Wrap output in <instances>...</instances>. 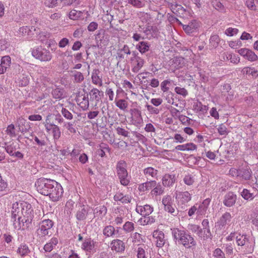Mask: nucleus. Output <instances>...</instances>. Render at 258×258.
Returning <instances> with one entry per match:
<instances>
[{"mask_svg": "<svg viewBox=\"0 0 258 258\" xmlns=\"http://www.w3.org/2000/svg\"><path fill=\"white\" fill-rule=\"evenodd\" d=\"M76 101L78 105L83 110H87L89 106L88 95L85 93H79Z\"/></svg>", "mask_w": 258, "mask_h": 258, "instance_id": "nucleus-15", "label": "nucleus"}, {"mask_svg": "<svg viewBox=\"0 0 258 258\" xmlns=\"http://www.w3.org/2000/svg\"><path fill=\"white\" fill-rule=\"evenodd\" d=\"M91 212V209L88 206L80 205L76 214V218L79 221L85 220L90 215Z\"/></svg>", "mask_w": 258, "mask_h": 258, "instance_id": "nucleus-13", "label": "nucleus"}, {"mask_svg": "<svg viewBox=\"0 0 258 258\" xmlns=\"http://www.w3.org/2000/svg\"><path fill=\"white\" fill-rule=\"evenodd\" d=\"M251 171L249 169H242L239 170V176H241L245 180H248L251 177Z\"/></svg>", "mask_w": 258, "mask_h": 258, "instance_id": "nucleus-48", "label": "nucleus"}, {"mask_svg": "<svg viewBox=\"0 0 258 258\" xmlns=\"http://www.w3.org/2000/svg\"><path fill=\"white\" fill-rule=\"evenodd\" d=\"M115 228L113 226L108 225L103 229V234L106 237H111L115 234Z\"/></svg>", "mask_w": 258, "mask_h": 258, "instance_id": "nucleus-46", "label": "nucleus"}, {"mask_svg": "<svg viewBox=\"0 0 258 258\" xmlns=\"http://www.w3.org/2000/svg\"><path fill=\"white\" fill-rule=\"evenodd\" d=\"M155 222V219L152 216H145L141 218L139 222L141 225L152 224Z\"/></svg>", "mask_w": 258, "mask_h": 258, "instance_id": "nucleus-45", "label": "nucleus"}, {"mask_svg": "<svg viewBox=\"0 0 258 258\" xmlns=\"http://www.w3.org/2000/svg\"><path fill=\"white\" fill-rule=\"evenodd\" d=\"M16 149L17 145L14 143L7 145L6 147V150L10 156H13V153L15 152Z\"/></svg>", "mask_w": 258, "mask_h": 258, "instance_id": "nucleus-52", "label": "nucleus"}, {"mask_svg": "<svg viewBox=\"0 0 258 258\" xmlns=\"http://www.w3.org/2000/svg\"><path fill=\"white\" fill-rule=\"evenodd\" d=\"M236 199L235 194L233 192H228L224 197L223 204L226 207H231L235 204Z\"/></svg>", "mask_w": 258, "mask_h": 258, "instance_id": "nucleus-23", "label": "nucleus"}, {"mask_svg": "<svg viewBox=\"0 0 258 258\" xmlns=\"http://www.w3.org/2000/svg\"><path fill=\"white\" fill-rule=\"evenodd\" d=\"M175 199L179 204H185L191 199V195L188 191L176 192Z\"/></svg>", "mask_w": 258, "mask_h": 258, "instance_id": "nucleus-18", "label": "nucleus"}, {"mask_svg": "<svg viewBox=\"0 0 258 258\" xmlns=\"http://www.w3.org/2000/svg\"><path fill=\"white\" fill-rule=\"evenodd\" d=\"M105 151L109 152L110 149L107 145L102 144L100 145V149L98 150V154L100 157H103L105 155Z\"/></svg>", "mask_w": 258, "mask_h": 258, "instance_id": "nucleus-56", "label": "nucleus"}, {"mask_svg": "<svg viewBox=\"0 0 258 258\" xmlns=\"http://www.w3.org/2000/svg\"><path fill=\"white\" fill-rule=\"evenodd\" d=\"M6 133L11 137H15L16 136L15 126L13 124L8 125L6 130Z\"/></svg>", "mask_w": 258, "mask_h": 258, "instance_id": "nucleus-62", "label": "nucleus"}, {"mask_svg": "<svg viewBox=\"0 0 258 258\" xmlns=\"http://www.w3.org/2000/svg\"><path fill=\"white\" fill-rule=\"evenodd\" d=\"M35 31L36 28L34 27L22 26L19 28L16 32V35L17 37H22L26 40H29L33 39Z\"/></svg>", "mask_w": 258, "mask_h": 258, "instance_id": "nucleus-7", "label": "nucleus"}, {"mask_svg": "<svg viewBox=\"0 0 258 258\" xmlns=\"http://www.w3.org/2000/svg\"><path fill=\"white\" fill-rule=\"evenodd\" d=\"M146 38L150 39L155 38L158 35V29L155 26H148L144 31Z\"/></svg>", "mask_w": 258, "mask_h": 258, "instance_id": "nucleus-26", "label": "nucleus"}, {"mask_svg": "<svg viewBox=\"0 0 258 258\" xmlns=\"http://www.w3.org/2000/svg\"><path fill=\"white\" fill-rule=\"evenodd\" d=\"M45 130L48 133L52 135L54 140H57L60 138L61 132L59 127L57 125L54 124Z\"/></svg>", "mask_w": 258, "mask_h": 258, "instance_id": "nucleus-29", "label": "nucleus"}, {"mask_svg": "<svg viewBox=\"0 0 258 258\" xmlns=\"http://www.w3.org/2000/svg\"><path fill=\"white\" fill-rule=\"evenodd\" d=\"M123 229L127 233L131 232L135 229V224L130 221L126 222L123 225Z\"/></svg>", "mask_w": 258, "mask_h": 258, "instance_id": "nucleus-49", "label": "nucleus"}, {"mask_svg": "<svg viewBox=\"0 0 258 258\" xmlns=\"http://www.w3.org/2000/svg\"><path fill=\"white\" fill-rule=\"evenodd\" d=\"M241 195L243 198L246 200H251L254 197L253 194L250 192L247 189H243L241 193Z\"/></svg>", "mask_w": 258, "mask_h": 258, "instance_id": "nucleus-51", "label": "nucleus"}, {"mask_svg": "<svg viewBox=\"0 0 258 258\" xmlns=\"http://www.w3.org/2000/svg\"><path fill=\"white\" fill-rule=\"evenodd\" d=\"M144 174L147 179L156 178L157 177L158 170L153 167H149L144 169Z\"/></svg>", "mask_w": 258, "mask_h": 258, "instance_id": "nucleus-38", "label": "nucleus"}, {"mask_svg": "<svg viewBox=\"0 0 258 258\" xmlns=\"http://www.w3.org/2000/svg\"><path fill=\"white\" fill-rule=\"evenodd\" d=\"M162 184L164 186H172L176 181L175 175L174 174H166L162 179Z\"/></svg>", "mask_w": 258, "mask_h": 258, "instance_id": "nucleus-28", "label": "nucleus"}, {"mask_svg": "<svg viewBox=\"0 0 258 258\" xmlns=\"http://www.w3.org/2000/svg\"><path fill=\"white\" fill-rule=\"evenodd\" d=\"M114 200L122 204H127L131 202L132 198L128 195H123L121 192H117L114 195Z\"/></svg>", "mask_w": 258, "mask_h": 258, "instance_id": "nucleus-36", "label": "nucleus"}, {"mask_svg": "<svg viewBox=\"0 0 258 258\" xmlns=\"http://www.w3.org/2000/svg\"><path fill=\"white\" fill-rule=\"evenodd\" d=\"M153 207L149 205H145L144 206L137 205L136 211L144 217L149 216L153 211Z\"/></svg>", "mask_w": 258, "mask_h": 258, "instance_id": "nucleus-20", "label": "nucleus"}, {"mask_svg": "<svg viewBox=\"0 0 258 258\" xmlns=\"http://www.w3.org/2000/svg\"><path fill=\"white\" fill-rule=\"evenodd\" d=\"M53 225L52 221L49 219L43 220L39 225V228L37 230L38 235L41 237L48 235Z\"/></svg>", "mask_w": 258, "mask_h": 258, "instance_id": "nucleus-8", "label": "nucleus"}, {"mask_svg": "<svg viewBox=\"0 0 258 258\" xmlns=\"http://www.w3.org/2000/svg\"><path fill=\"white\" fill-rule=\"evenodd\" d=\"M107 209L104 206H100L94 210V217L102 219L106 214Z\"/></svg>", "mask_w": 258, "mask_h": 258, "instance_id": "nucleus-34", "label": "nucleus"}, {"mask_svg": "<svg viewBox=\"0 0 258 258\" xmlns=\"http://www.w3.org/2000/svg\"><path fill=\"white\" fill-rule=\"evenodd\" d=\"M99 74L100 71L97 69H95L92 72L91 78L94 84L101 86L102 85V80Z\"/></svg>", "mask_w": 258, "mask_h": 258, "instance_id": "nucleus-37", "label": "nucleus"}, {"mask_svg": "<svg viewBox=\"0 0 258 258\" xmlns=\"http://www.w3.org/2000/svg\"><path fill=\"white\" fill-rule=\"evenodd\" d=\"M131 123L136 126H141L143 123L142 112L138 108L130 109Z\"/></svg>", "mask_w": 258, "mask_h": 258, "instance_id": "nucleus-11", "label": "nucleus"}, {"mask_svg": "<svg viewBox=\"0 0 258 258\" xmlns=\"http://www.w3.org/2000/svg\"><path fill=\"white\" fill-rule=\"evenodd\" d=\"M137 252V258H148L147 253L143 247H139Z\"/></svg>", "mask_w": 258, "mask_h": 258, "instance_id": "nucleus-60", "label": "nucleus"}, {"mask_svg": "<svg viewBox=\"0 0 258 258\" xmlns=\"http://www.w3.org/2000/svg\"><path fill=\"white\" fill-rule=\"evenodd\" d=\"M52 95L55 99H61L63 98V90L59 88H55L52 91Z\"/></svg>", "mask_w": 258, "mask_h": 258, "instance_id": "nucleus-50", "label": "nucleus"}, {"mask_svg": "<svg viewBox=\"0 0 258 258\" xmlns=\"http://www.w3.org/2000/svg\"><path fill=\"white\" fill-rule=\"evenodd\" d=\"M63 193V189L62 186L60 183L55 181L46 196H48L52 201L57 202L61 199Z\"/></svg>", "mask_w": 258, "mask_h": 258, "instance_id": "nucleus-5", "label": "nucleus"}, {"mask_svg": "<svg viewBox=\"0 0 258 258\" xmlns=\"http://www.w3.org/2000/svg\"><path fill=\"white\" fill-rule=\"evenodd\" d=\"M172 235L176 244L183 245L185 248H191L196 245L193 237L185 230L178 228L171 229Z\"/></svg>", "mask_w": 258, "mask_h": 258, "instance_id": "nucleus-2", "label": "nucleus"}, {"mask_svg": "<svg viewBox=\"0 0 258 258\" xmlns=\"http://www.w3.org/2000/svg\"><path fill=\"white\" fill-rule=\"evenodd\" d=\"M156 185V181L155 180H151L144 183H141L138 185V190L140 192L144 193L151 189Z\"/></svg>", "mask_w": 258, "mask_h": 258, "instance_id": "nucleus-24", "label": "nucleus"}, {"mask_svg": "<svg viewBox=\"0 0 258 258\" xmlns=\"http://www.w3.org/2000/svg\"><path fill=\"white\" fill-rule=\"evenodd\" d=\"M242 73L243 75H251L253 78H256L258 77V71L254 68L244 67L242 70Z\"/></svg>", "mask_w": 258, "mask_h": 258, "instance_id": "nucleus-41", "label": "nucleus"}, {"mask_svg": "<svg viewBox=\"0 0 258 258\" xmlns=\"http://www.w3.org/2000/svg\"><path fill=\"white\" fill-rule=\"evenodd\" d=\"M31 54L35 58L43 61H49L52 57L50 52L41 47H36L32 49Z\"/></svg>", "mask_w": 258, "mask_h": 258, "instance_id": "nucleus-6", "label": "nucleus"}, {"mask_svg": "<svg viewBox=\"0 0 258 258\" xmlns=\"http://www.w3.org/2000/svg\"><path fill=\"white\" fill-rule=\"evenodd\" d=\"M150 47V44L147 41L140 42L137 45V49L142 53H145L148 51Z\"/></svg>", "mask_w": 258, "mask_h": 258, "instance_id": "nucleus-40", "label": "nucleus"}, {"mask_svg": "<svg viewBox=\"0 0 258 258\" xmlns=\"http://www.w3.org/2000/svg\"><path fill=\"white\" fill-rule=\"evenodd\" d=\"M210 202L211 200L209 198H207L204 200L202 203L196 204L198 210L197 215L198 216H203L206 214Z\"/></svg>", "mask_w": 258, "mask_h": 258, "instance_id": "nucleus-19", "label": "nucleus"}, {"mask_svg": "<svg viewBox=\"0 0 258 258\" xmlns=\"http://www.w3.org/2000/svg\"><path fill=\"white\" fill-rule=\"evenodd\" d=\"M116 171L120 179V183L124 186L128 185L130 181L127 178L128 174L126 170V163L125 161L120 160L117 162Z\"/></svg>", "mask_w": 258, "mask_h": 258, "instance_id": "nucleus-4", "label": "nucleus"}, {"mask_svg": "<svg viewBox=\"0 0 258 258\" xmlns=\"http://www.w3.org/2000/svg\"><path fill=\"white\" fill-rule=\"evenodd\" d=\"M232 216L229 212H225L218 219L216 223L217 229L221 230L225 228L227 225H230L231 223Z\"/></svg>", "mask_w": 258, "mask_h": 258, "instance_id": "nucleus-10", "label": "nucleus"}, {"mask_svg": "<svg viewBox=\"0 0 258 258\" xmlns=\"http://www.w3.org/2000/svg\"><path fill=\"white\" fill-rule=\"evenodd\" d=\"M60 106L62 107L63 104H60ZM61 112L64 118L68 120H71L73 118V114L66 108L62 107Z\"/></svg>", "mask_w": 258, "mask_h": 258, "instance_id": "nucleus-53", "label": "nucleus"}, {"mask_svg": "<svg viewBox=\"0 0 258 258\" xmlns=\"http://www.w3.org/2000/svg\"><path fill=\"white\" fill-rule=\"evenodd\" d=\"M12 220L13 223V226L16 229H20L24 225L25 219L23 215L16 217H12Z\"/></svg>", "mask_w": 258, "mask_h": 258, "instance_id": "nucleus-30", "label": "nucleus"}, {"mask_svg": "<svg viewBox=\"0 0 258 258\" xmlns=\"http://www.w3.org/2000/svg\"><path fill=\"white\" fill-rule=\"evenodd\" d=\"M132 238V242L136 245H139L144 242L142 235L138 233L135 232L131 236Z\"/></svg>", "mask_w": 258, "mask_h": 258, "instance_id": "nucleus-44", "label": "nucleus"}, {"mask_svg": "<svg viewBox=\"0 0 258 258\" xmlns=\"http://www.w3.org/2000/svg\"><path fill=\"white\" fill-rule=\"evenodd\" d=\"M162 204L165 211L173 214L175 212V206L173 204V200L170 195L164 196L162 200Z\"/></svg>", "mask_w": 258, "mask_h": 258, "instance_id": "nucleus-14", "label": "nucleus"}, {"mask_svg": "<svg viewBox=\"0 0 258 258\" xmlns=\"http://www.w3.org/2000/svg\"><path fill=\"white\" fill-rule=\"evenodd\" d=\"M58 243V240L55 237L52 238L44 246V249L46 252L51 251L54 246Z\"/></svg>", "mask_w": 258, "mask_h": 258, "instance_id": "nucleus-43", "label": "nucleus"}, {"mask_svg": "<svg viewBox=\"0 0 258 258\" xmlns=\"http://www.w3.org/2000/svg\"><path fill=\"white\" fill-rule=\"evenodd\" d=\"M237 52L245 59L251 62L256 61L258 59V56L254 52L246 48L238 50Z\"/></svg>", "mask_w": 258, "mask_h": 258, "instance_id": "nucleus-16", "label": "nucleus"}, {"mask_svg": "<svg viewBox=\"0 0 258 258\" xmlns=\"http://www.w3.org/2000/svg\"><path fill=\"white\" fill-rule=\"evenodd\" d=\"M185 63V60L182 57H174L171 62V66L174 69L182 68Z\"/></svg>", "mask_w": 258, "mask_h": 258, "instance_id": "nucleus-39", "label": "nucleus"}, {"mask_svg": "<svg viewBox=\"0 0 258 258\" xmlns=\"http://www.w3.org/2000/svg\"><path fill=\"white\" fill-rule=\"evenodd\" d=\"M11 58L8 55L3 56L0 63V75L4 74L10 67Z\"/></svg>", "mask_w": 258, "mask_h": 258, "instance_id": "nucleus-25", "label": "nucleus"}, {"mask_svg": "<svg viewBox=\"0 0 258 258\" xmlns=\"http://www.w3.org/2000/svg\"><path fill=\"white\" fill-rule=\"evenodd\" d=\"M218 132L220 135L223 136H225L228 133L226 126L223 123L219 125L218 127Z\"/></svg>", "mask_w": 258, "mask_h": 258, "instance_id": "nucleus-64", "label": "nucleus"}, {"mask_svg": "<svg viewBox=\"0 0 258 258\" xmlns=\"http://www.w3.org/2000/svg\"><path fill=\"white\" fill-rule=\"evenodd\" d=\"M11 214L12 217L23 215L27 224L31 223L33 217L31 205L26 202L20 204L18 202L13 203L12 206Z\"/></svg>", "mask_w": 258, "mask_h": 258, "instance_id": "nucleus-1", "label": "nucleus"}, {"mask_svg": "<svg viewBox=\"0 0 258 258\" xmlns=\"http://www.w3.org/2000/svg\"><path fill=\"white\" fill-rule=\"evenodd\" d=\"M132 55L133 56L131 58L132 71L134 73H137L143 67L145 61L143 58L137 55L135 52H133Z\"/></svg>", "mask_w": 258, "mask_h": 258, "instance_id": "nucleus-12", "label": "nucleus"}, {"mask_svg": "<svg viewBox=\"0 0 258 258\" xmlns=\"http://www.w3.org/2000/svg\"><path fill=\"white\" fill-rule=\"evenodd\" d=\"M200 27V24L197 20H194L188 23L187 25H183L182 28L187 34H191L197 31Z\"/></svg>", "mask_w": 258, "mask_h": 258, "instance_id": "nucleus-21", "label": "nucleus"}, {"mask_svg": "<svg viewBox=\"0 0 258 258\" xmlns=\"http://www.w3.org/2000/svg\"><path fill=\"white\" fill-rule=\"evenodd\" d=\"M214 258H225V254L220 248L215 249L213 253Z\"/></svg>", "mask_w": 258, "mask_h": 258, "instance_id": "nucleus-61", "label": "nucleus"}, {"mask_svg": "<svg viewBox=\"0 0 258 258\" xmlns=\"http://www.w3.org/2000/svg\"><path fill=\"white\" fill-rule=\"evenodd\" d=\"M89 94L90 96L91 101H95L96 106L97 105V103L100 101L102 96L103 95V93L100 91L97 88H93L91 90Z\"/></svg>", "mask_w": 258, "mask_h": 258, "instance_id": "nucleus-32", "label": "nucleus"}, {"mask_svg": "<svg viewBox=\"0 0 258 258\" xmlns=\"http://www.w3.org/2000/svg\"><path fill=\"white\" fill-rule=\"evenodd\" d=\"M110 247L112 250L117 252H122L124 251L125 244L120 239H114L110 243Z\"/></svg>", "mask_w": 258, "mask_h": 258, "instance_id": "nucleus-22", "label": "nucleus"}, {"mask_svg": "<svg viewBox=\"0 0 258 258\" xmlns=\"http://www.w3.org/2000/svg\"><path fill=\"white\" fill-rule=\"evenodd\" d=\"M17 252L21 256H24L30 253V250L28 246L26 244H21L17 249Z\"/></svg>", "mask_w": 258, "mask_h": 258, "instance_id": "nucleus-42", "label": "nucleus"}, {"mask_svg": "<svg viewBox=\"0 0 258 258\" xmlns=\"http://www.w3.org/2000/svg\"><path fill=\"white\" fill-rule=\"evenodd\" d=\"M81 12L73 10L69 13V17L71 19L76 20L81 16Z\"/></svg>", "mask_w": 258, "mask_h": 258, "instance_id": "nucleus-63", "label": "nucleus"}, {"mask_svg": "<svg viewBox=\"0 0 258 258\" xmlns=\"http://www.w3.org/2000/svg\"><path fill=\"white\" fill-rule=\"evenodd\" d=\"M195 180L194 176L189 174L185 175L183 178V181L184 183L187 185H192L195 182Z\"/></svg>", "mask_w": 258, "mask_h": 258, "instance_id": "nucleus-55", "label": "nucleus"}, {"mask_svg": "<svg viewBox=\"0 0 258 258\" xmlns=\"http://www.w3.org/2000/svg\"><path fill=\"white\" fill-rule=\"evenodd\" d=\"M236 243L238 246H244L247 247L246 252L251 253L253 251L254 244L252 242L250 243L247 238L245 234L238 233L236 236Z\"/></svg>", "mask_w": 258, "mask_h": 258, "instance_id": "nucleus-9", "label": "nucleus"}, {"mask_svg": "<svg viewBox=\"0 0 258 258\" xmlns=\"http://www.w3.org/2000/svg\"><path fill=\"white\" fill-rule=\"evenodd\" d=\"M115 103L116 106L122 110H126L128 107L127 102L124 99H117V98H115Z\"/></svg>", "mask_w": 258, "mask_h": 258, "instance_id": "nucleus-47", "label": "nucleus"}, {"mask_svg": "<svg viewBox=\"0 0 258 258\" xmlns=\"http://www.w3.org/2000/svg\"><path fill=\"white\" fill-rule=\"evenodd\" d=\"M75 203L72 200H69L65 206L64 211L67 212V214L71 213L72 211L74 209Z\"/></svg>", "mask_w": 258, "mask_h": 258, "instance_id": "nucleus-58", "label": "nucleus"}, {"mask_svg": "<svg viewBox=\"0 0 258 258\" xmlns=\"http://www.w3.org/2000/svg\"><path fill=\"white\" fill-rule=\"evenodd\" d=\"M153 188H154L151 191L152 195L159 196L163 194L164 190L160 185H157L156 184Z\"/></svg>", "mask_w": 258, "mask_h": 258, "instance_id": "nucleus-54", "label": "nucleus"}, {"mask_svg": "<svg viewBox=\"0 0 258 258\" xmlns=\"http://www.w3.org/2000/svg\"><path fill=\"white\" fill-rule=\"evenodd\" d=\"M238 32L239 30L237 28L229 27L225 30L224 34L228 36L231 37L236 35Z\"/></svg>", "mask_w": 258, "mask_h": 258, "instance_id": "nucleus-57", "label": "nucleus"}, {"mask_svg": "<svg viewBox=\"0 0 258 258\" xmlns=\"http://www.w3.org/2000/svg\"><path fill=\"white\" fill-rule=\"evenodd\" d=\"M153 237L155 239L156 245L158 247H162L165 243L164 233L160 230H154L153 232Z\"/></svg>", "mask_w": 258, "mask_h": 258, "instance_id": "nucleus-17", "label": "nucleus"}, {"mask_svg": "<svg viewBox=\"0 0 258 258\" xmlns=\"http://www.w3.org/2000/svg\"><path fill=\"white\" fill-rule=\"evenodd\" d=\"M114 219L112 223L117 225H120L123 222V219L124 218V214L122 210L117 209L115 210L112 217Z\"/></svg>", "mask_w": 258, "mask_h": 258, "instance_id": "nucleus-27", "label": "nucleus"}, {"mask_svg": "<svg viewBox=\"0 0 258 258\" xmlns=\"http://www.w3.org/2000/svg\"><path fill=\"white\" fill-rule=\"evenodd\" d=\"M197 146L192 143H188L182 145H177L175 147V149L181 151H192L196 150Z\"/></svg>", "mask_w": 258, "mask_h": 258, "instance_id": "nucleus-33", "label": "nucleus"}, {"mask_svg": "<svg viewBox=\"0 0 258 258\" xmlns=\"http://www.w3.org/2000/svg\"><path fill=\"white\" fill-rule=\"evenodd\" d=\"M95 242L90 238L86 239L83 242L81 248L83 250L88 252L93 251L94 249Z\"/></svg>", "mask_w": 258, "mask_h": 258, "instance_id": "nucleus-31", "label": "nucleus"}, {"mask_svg": "<svg viewBox=\"0 0 258 258\" xmlns=\"http://www.w3.org/2000/svg\"><path fill=\"white\" fill-rule=\"evenodd\" d=\"M54 181L48 178H40L36 181L35 185L38 192L46 196Z\"/></svg>", "mask_w": 258, "mask_h": 258, "instance_id": "nucleus-3", "label": "nucleus"}, {"mask_svg": "<svg viewBox=\"0 0 258 258\" xmlns=\"http://www.w3.org/2000/svg\"><path fill=\"white\" fill-rule=\"evenodd\" d=\"M227 58L233 63H238L240 61V58L236 55L232 53H227Z\"/></svg>", "mask_w": 258, "mask_h": 258, "instance_id": "nucleus-59", "label": "nucleus"}, {"mask_svg": "<svg viewBox=\"0 0 258 258\" xmlns=\"http://www.w3.org/2000/svg\"><path fill=\"white\" fill-rule=\"evenodd\" d=\"M197 234L204 240L211 239L212 237L210 228L200 229L197 233Z\"/></svg>", "mask_w": 258, "mask_h": 258, "instance_id": "nucleus-35", "label": "nucleus"}]
</instances>
